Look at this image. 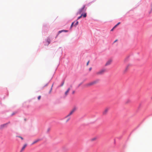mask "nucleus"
Returning a JSON list of instances; mask_svg holds the SVG:
<instances>
[{"mask_svg": "<svg viewBox=\"0 0 152 152\" xmlns=\"http://www.w3.org/2000/svg\"><path fill=\"white\" fill-rule=\"evenodd\" d=\"M106 71L105 69H102L97 72L96 74L97 75H101L103 74Z\"/></svg>", "mask_w": 152, "mask_h": 152, "instance_id": "nucleus-1", "label": "nucleus"}, {"mask_svg": "<svg viewBox=\"0 0 152 152\" xmlns=\"http://www.w3.org/2000/svg\"><path fill=\"white\" fill-rule=\"evenodd\" d=\"M99 80H96L88 83V85L89 86L93 85L98 83L99 82Z\"/></svg>", "mask_w": 152, "mask_h": 152, "instance_id": "nucleus-2", "label": "nucleus"}, {"mask_svg": "<svg viewBox=\"0 0 152 152\" xmlns=\"http://www.w3.org/2000/svg\"><path fill=\"white\" fill-rule=\"evenodd\" d=\"M10 123V122H9L7 123L1 125L0 126V129H2L6 127L7 126V125Z\"/></svg>", "mask_w": 152, "mask_h": 152, "instance_id": "nucleus-3", "label": "nucleus"}, {"mask_svg": "<svg viewBox=\"0 0 152 152\" xmlns=\"http://www.w3.org/2000/svg\"><path fill=\"white\" fill-rule=\"evenodd\" d=\"M76 109L75 108H73L70 112V113L66 117V118H67L69 117L70 115H72L74 112L75 111Z\"/></svg>", "mask_w": 152, "mask_h": 152, "instance_id": "nucleus-4", "label": "nucleus"}, {"mask_svg": "<svg viewBox=\"0 0 152 152\" xmlns=\"http://www.w3.org/2000/svg\"><path fill=\"white\" fill-rule=\"evenodd\" d=\"M109 109L108 108H105L103 112V114L104 115H105L107 114L109 110Z\"/></svg>", "mask_w": 152, "mask_h": 152, "instance_id": "nucleus-5", "label": "nucleus"}, {"mask_svg": "<svg viewBox=\"0 0 152 152\" xmlns=\"http://www.w3.org/2000/svg\"><path fill=\"white\" fill-rule=\"evenodd\" d=\"M85 7V6L84 5L83 7L79 10V11L78 12V13L79 14H80L81 12L84 11Z\"/></svg>", "mask_w": 152, "mask_h": 152, "instance_id": "nucleus-6", "label": "nucleus"}, {"mask_svg": "<svg viewBox=\"0 0 152 152\" xmlns=\"http://www.w3.org/2000/svg\"><path fill=\"white\" fill-rule=\"evenodd\" d=\"M112 60H109L106 63L105 65L106 66H107L110 64L112 62Z\"/></svg>", "mask_w": 152, "mask_h": 152, "instance_id": "nucleus-7", "label": "nucleus"}, {"mask_svg": "<svg viewBox=\"0 0 152 152\" xmlns=\"http://www.w3.org/2000/svg\"><path fill=\"white\" fill-rule=\"evenodd\" d=\"M97 139V137H94L91 139V141H94L96 140Z\"/></svg>", "mask_w": 152, "mask_h": 152, "instance_id": "nucleus-8", "label": "nucleus"}, {"mask_svg": "<svg viewBox=\"0 0 152 152\" xmlns=\"http://www.w3.org/2000/svg\"><path fill=\"white\" fill-rule=\"evenodd\" d=\"M70 90V88H69L65 92V94L66 96L67 95Z\"/></svg>", "mask_w": 152, "mask_h": 152, "instance_id": "nucleus-9", "label": "nucleus"}, {"mask_svg": "<svg viewBox=\"0 0 152 152\" xmlns=\"http://www.w3.org/2000/svg\"><path fill=\"white\" fill-rule=\"evenodd\" d=\"M68 32V31L67 30H62L60 31H58V34H59L60 33H61V32Z\"/></svg>", "mask_w": 152, "mask_h": 152, "instance_id": "nucleus-10", "label": "nucleus"}, {"mask_svg": "<svg viewBox=\"0 0 152 152\" xmlns=\"http://www.w3.org/2000/svg\"><path fill=\"white\" fill-rule=\"evenodd\" d=\"M26 144H25L24 145V146L22 147L20 152H22L24 150V149L25 148H26Z\"/></svg>", "mask_w": 152, "mask_h": 152, "instance_id": "nucleus-11", "label": "nucleus"}, {"mask_svg": "<svg viewBox=\"0 0 152 152\" xmlns=\"http://www.w3.org/2000/svg\"><path fill=\"white\" fill-rule=\"evenodd\" d=\"M39 139H38L37 140H35L32 143V144H34L36 143H37V142H38L39 141Z\"/></svg>", "mask_w": 152, "mask_h": 152, "instance_id": "nucleus-12", "label": "nucleus"}, {"mask_svg": "<svg viewBox=\"0 0 152 152\" xmlns=\"http://www.w3.org/2000/svg\"><path fill=\"white\" fill-rule=\"evenodd\" d=\"M65 118H66V119H66V122H68L69 121V120H70V118L69 117H67V118H66V117H65Z\"/></svg>", "mask_w": 152, "mask_h": 152, "instance_id": "nucleus-13", "label": "nucleus"}, {"mask_svg": "<svg viewBox=\"0 0 152 152\" xmlns=\"http://www.w3.org/2000/svg\"><path fill=\"white\" fill-rule=\"evenodd\" d=\"M84 17H86V13H84V14H83V16Z\"/></svg>", "mask_w": 152, "mask_h": 152, "instance_id": "nucleus-14", "label": "nucleus"}, {"mask_svg": "<svg viewBox=\"0 0 152 152\" xmlns=\"http://www.w3.org/2000/svg\"><path fill=\"white\" fill-rule=\"evenodd\" d=\"M82 16H83V14H82L77 19V20H78L80 19V18H81L82 17Z\"/></svg>", "mask_w": 152, "mask_h": 152, "instance_id": "nucleus-15", "label": "nucleus"}, {"mask_svg": "<svg viewBox=\"0 0 152 152\" xmlns=\"http://www.w3.org/2000/svg\"><path fill=\"white\" fill-rule=\"evenodd\" d=\"M74 22H74L72 23L71 25V27H70L71 28L73 26V24L74 23Z\"/></svg>", "mask_w": 152, "mask_h": 152, "instance_id": "nucleus-16", "label": "nucleus"}, {"mask_svg": "<svg viewBox=\"0 0 152 152\" xmlns=\"http://www.w3.org/2000/svg\"><path fill=\"white\" fill-rule=\"evenodd\" d=\"M78 21H77L76 22V23H75V26H76L77 25H78Z\"/></svg>", "mask_w": 152, "mask_h": 152, "instance_id": "nucleus-17", "label": "nucleus"}, {"mask_svg": "<svg viewBox=\"0 0 152 152\" xmlns=\"http://www.w3.org/2000/svg\"><path fill=\"white\" fill-rule=\"evenodd\" d=\"M47 42L48 43V45L50 43V41L49 39H48L47 41Z\"/></svg>", "mask_w": 152, "mask_h": 152, "instance_id": "nucleus-18", "label": "nucleus"}, {"mask_svg": "<svg viewBox=\"0 0 152 152\" xmlns=\"http://www.w3.org/2000/svg\"><path fill=\"white\" fill-rule=\"evenodd\" d=\"M41 98V96H38V99L39 100Z\"/></svg>", "mask_w": 152, "mask_h": 152, "instance_id": "nucleus-19", "label": "nucleus"}, {"mask_svg": "<svg viewBox=\"0 0 152 152\" xmlns=\"http://www.w3.org/2000/svg\"><path fill=\"white\" fill-rule=\"evenodd\" d=\"M118 26V25H116L113 28H115L117 27V26Z\"/></svg>", "mask_w": 152, "mask_h": 152, "instance_id": "nucleus-20", "label": "nucleus"}, {"mask_svg": "<svg viewBox=\"0 0 152 152\" xmlns=\"http://www.w3.org/2000/svg\"><path fill=\"white\" fill-rule=\"evenodd\" d=\"M18 137L20 138L22 140H23V138L22 137L20 136H18Z\"/></svg>", "mask_w": 152, "mask_h": 152, "instance_id": "nucleus-21", "label": "nucleus"}, {"mask_svg": "<svg viewBox=\"0 0 152 152\" xmlns=\"http://www.w3.org/2000/svg\"><path fill=\"white\" fill-rule=\"evenodd\" d=\"M89 61H88L87 62V64H86L87 66H88V64H89Z\"/></svg>", "mask_w": 152, "mask_h": 152, "instance_id": "nucleus-22", "label": "nucleus"}, {"mask_svg": "<svg viewBox=\"0 0 152 152\" xmlns=\"http://www.w3.org/2000/svg\"><path fill=\"white\" fill-rule=\"evenodd\" d=\"M52 88H51L50 91V92H49V93H50L52 91Z\"/></svg>", "mask_w": 152, "mask_h": 152, "instance_id": "nucleus-23", "label": "nucleus"}, {"mask_svg": "<svg viewBox=\"0 0 152 152\" xmlns=\"http://www.w3.org/2000/svg\"><path fill=\"white\" fill-rule=\"evenodd\" d=\"M64 82H63L61 85V86H63V85H64Z\"/></svg>", "mask_w": 152, "mask_h": 152, "instance_id": "nucleus-24", "label": "nucleus"}, {"mask_svg": "<svg viewBox=\"0 0 152 152\" xmlns=\"http://www.w3.org/2000/svg\"><path fill=\"white\" fill-rule=\"evenodd\" d=\"M91 69H92V68H91V67H90V68H89V70L90 71H91Z\"/></svg>", "mask_w": 152, "mask_h": 152, "instance_id": "nucleus-25", "label": "nucleus"}, {"mask_svg": "<svg viewBox=\"0 0 152 152\" xmlns=\"http://www.w3.org/2000/svg\"><path fill=\"white\" fill-rule=\"evenodd\" d=\"M130 102V101L129 100L127 101V102H126V103H128L129 102Z\"/></svg>", "mask_w": 152, "mask_h": 152, "instance_id": "nucleus-26", "label": "nucleus"}, {"mask_svg": "<svg viewBox=\"0 0 152 152\" xmlns=\"http://www.w3.org/2000/svg\"><path fill=\"white\" fill-rule=\"evenodd\" d=\"M120 22H119L117 24V25L118 26V25H119V24H120Z\"/></svg>", "mask_w": 152, "mask_h": 152, "instance_id": "nucleus-27", "label": "nucleus"}, {"mask_svg": "<svg viewBox=\"0 0 152 152\" xmlns=\"http://www.w3.org/2000/svg\"><path fill=\"white\" fill-rule=\"evenodd\" d=\"M114 28H113L111 30V31H113Z\"/></svg>", "mask_w": 152, "mask_h": 152, "instance_id": "nucleus-28", "label": "nucleus"}, {"mask_svg": "<svg viewBox=\"0 0 152 152\" xmlns=\"http://www.w3.org/2000/svg\"><path fill=\"white\" fill-rule=\"evenodd\" d=\"M117 41V40H115L114 41V42H116V41Z\"/></svg>", "mask_w": 152, "mask_h": 152, "instance_id": "nucleus-29", "label": "nucleus"}, {"mask_svg": "<svg viewBox=\"0 0 152 152\" xmlns=\"http://www.w3.org/2000/svg\"><path fill=\"white\" fill-rule=\"evenodd\" d=\"M58 35H57V36H56V37H57L58 36Z\"/></svg>", "mask_w": 152, "mask_h": 152, "instance_id": "nucleus-30", "label": "nucleus"}, {"mask_svg": "<svg viewBox=\"0 0 152 152\" xmlns=\"http://www.w3.org/2000/svg\"><path fill=\"white\" fill-rule=\"evenodd\" d=\"M74 91H73V94H74Z\"/></svg>", "mask_w": 152, "mask_h": 152, "instance_id": "nucleus-31", "label": "nucleus"}]
</instances>
